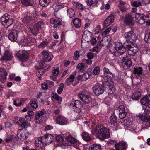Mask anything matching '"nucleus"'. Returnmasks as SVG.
Masks as SVG:
<instances>
[{
	"instance_id": "f257e3e1",
	"label": "nucleus",
	"mask_w": 150,
	"mask_h": 150,
	"mask_svg": "<svg viewBox=\"0 0 150 150\" xmlns=\"http://www.w3.org/2000/svg\"><path fill=\"white\" fill-rule=\"evenodd\" d=\"M104 75L103 78L105 81L103 82V85L107 88H109L108 92L110 94L113 93L115 88L112 79L114 77V74L109 71L108 69L104 68L103 69Z\"/></svg>"
},
{
	"instance_id": "f03ea898",
	"label": "nucleus",
	"mask_w": 150,
	"mask_h": 150,
	"mask_svg": "<svg viewBox=\"0 0 150 150\" xmlns=\"http://www.w3.org/2000/svg\"><path fill=\"white\" fill-rule=\"evenodd\" d=\"M91 131L93 134L101 140L108 138L110 137L108 130L101 125L96 126L95 128Z\"/></svg>"
},
{
	"instance_id": "7ed1b4c3",
	"label": "nucleus",
	"mask_w": 150,
	"mask_h": 150,
	"mask_svg": "<svg viewBox=\"0 0 150 150\" xmlns=\"http://www.w3.org/2000/svg\"><path fill=\"white\" fill-rule=\"evenodd\" d=\"M54 139V137L52 135L47 134L44 137H40L35 141L36 146L42 148L44 146L48 145L52 143Z\"/></svg>"
},
{
	"instance_id": "20e7f679",
	"label": "nucleus",
	"mask_w": 150,
	"mask_h": 150,
	"mask_svg": "<svg viewBox=\"0 0 150 150\" xmlns=\"http://www.w3.org/2000/svg\"><path fill=\"white\" fill-rule=\"evenodd\" d=\"M2 24L5 28H7L13 23L11 16L7 14L3 15L0 18Z\"/></svg>"
},
{
	"instance_id": "39448f33",
	"label": "nucleus",
	"mask_w": 150,
	"mask_h": 150,
	"mask_svg": "<svg viewBox=\"0 0 150 150\" xmlns=\"http://www.w3.org/2000/svg\"><path fill=\"white\" fill-rule=\"evenodd\" d=\"M69 106L76 112L79 113L83 107V104L80 101L73 100L69 104Z\"/></svg>"
},
{
	"instance_id": "423d86ee",
	"label": "nucleus",
	"mask_w": 150,
	"mask_h": 150,
	"mask_svg": "<svg viewBox=\"0 0 150 150\" xmlns=\"http://www.w3.org/2000/svg\"><path fill=\"white\" fill-rule=\"evenodd\" d=\"M108 123L110 127L113 130H117L118 125L117 122V117L114 115H112L110 117Z\"/></svg>"
},
{
	"instance_id": "0eeeda50",
	"label": "nucleus",
	"mask_w": 150,
	"mask_h": 150,
	"mask_svg": "<svg viewBox=\"0 0 150 150\" xmlns=\"http://www.w3.org/2000/svg\"><path fill=\"white\" fill-rule=\"evenodd\" d=\"M17 55L18 59L22 62H26L28 58V53L25 50L20 51L17 53Z\"/></svg>"
},
{
	"instance_id": "6e6552de",
	"label": "nucleus",
	"mask_w": 150,
	"mask_h": 150,
	"mask_svg": "<svg viewBox=\"0 0 150 150\" xmlns=\"http://www.w3.org/2000/svg\"><path fill=\"white\" fill-rule=\"evenodd\" d=\"M104 85L98 83H96L93 87V89L94 93L96 95L99 96L103 93L104 91L103 87Z\"/></svg>"
},
{
	"instance_id": "1a4fd4ad",
	"label": "nucleus",
	"mask_w": 150,
	"mask_h": 150,
	"mask_svg": "<svg viewBox=\"0 0 150 150\" xmlns=\"http://www.w3.org/2000/svg\"><path fill=\"white\" fill-rule=\"evenodd\" d=\"M125 37L127 42H133L137 39L135 34L132 31L125 33Z\"/></svg>"
},
{
	"instance_id": "9d476101",
	"label": "nucleus",
	"mask_w": 150,
	"mask_h": 150,
	"mask_svg": "<svg viewBox=\"0 0 150 150\" xmlns=\"http://www.w3.org/2000/svg\"><path fill=\"white\" fill-rule=\"evenodd\" d=\"M78 96L81 100L86 103H88L91 101V98L90 95L85 94L82 92H79Z\"/></svg>"
},
{
	"instance_id": "9b49d317",
	"label": "nucleus",
	"mask_w": 150,
	"mask_h": 150,
	"mask_svg": "<svg viewBox=\"0 0 150 150\" xmlns=\"http://www.w3.org/2000/svg\"><path fill=\"white\" fill-rule=\"evenodd\" d=\"M114 47L117 53L120 55L123 54L126 50L122 43L118 42L115 43Z\"/></svg>"
},
{
	"instance_id": "f8f14e48",
	"label": "nucleus",
	"mask_w": 150,
	"mask_h": 150,
	"mask_svg": "<svg viewBox=\"0 0 150 150\" xmlns=\"http://www.w3.org/2000/svg\"><path fill=\"white\" fill-rule=\"evenodd\" d=\"M126 48L128 54L130 56H134L139 51L137 48L135 47H132L129 44L127 45Z\"/></svg>"
},
{
	"instance_id": "ddd939ff",
	"label": "nucleus",
	"mask_w": 150,
	"mask_h": 150,
	"mask_svg": "<svg viewBox=\"0 0 150 150\" xmlns=\"http://www.w3.org/2000/svg\"><path fill=\"white\" fill-rule=\"evenodd\" d=\"M124 105H120L117 107V110L119 112V117L120 119L125 118L127 115V108Z\"/></svg>"
},
{
	"instance_id": "4468645a",
	"label": "nucleus",
	"mask_w": 150,
	"mask_h": 150,
	"mask_svg": "<svg viewBox=\"0 0 150 150\" xmlns=\"http://www.w3.org/2000/svg\"><path fill=\"white\" fill-rule=\"evenodd\" d=\"M122 65L123 67L125 69H129L132 65L131 60L127 57L123 58L122 60Z\"/></svg>"
},
{
	"instance_id": "2eb2a0df",
	"label": "nucleus",
	"mask_w": 150,
	"mask_h": 150,
	"mask_svg": "<svg viewBox=\"0 0 150 150\" xmlns=\"http://www.w3.org/2000/svg\"><path fill=\"white\" fill-rule=\"evenodd\" d=\"M46 112L45 110L43 109L40 111H38L37 113L38 118L36 120V122L39 123L42 122L43 119L46 116Z\"/></svg>"
},
{
	"instance_id": "dca6fc26",
	"label": "nucleus",
	"mask_w": 150,
	"mask_h": 150,
	"mask_svg": "<svg viewBox=\"0 0 150 150\" xmlns=\"http://www.w3.org/2000/svg\"><path fill=\"white\" fill-rule=\"evenodd\" d=\"M134 17L132 15L128 14L126 15L124 17L123 16L120 17V19L127 24L129 25L132 23Z\"/></svg>"
},
{
	"instance_id": "f3484780",
	"label": "nucleus",
	"mask_w": 150,
	"mask_h": 150,
	"mask_svg": "<svg viewBox=\"0 0 150 150\" xmlns=\"http://www.w3.org/2000/svg\"><path fill=\"white\" fill-rule=\"evenodd\" d=\"M17 135L19 139L23 140L25 139L28 137V133L26 130L20 129L18 131Z\"/></svg>"
},
{
	"instance_id": "a211bd4d",
	"label": "nucleus",
	"mask_w": 150,
	"mask_h": 150,
	"mask_svg": "<svg viewBox=\"0 0 150 150\" xmlns=\"http://www.w3.org/2000/svg\"><path fill=\"white\" fill-rule=\"evenodd\" d=\"M16 123L20 127L26 128L30 126V124L25 120L24 118H20L19 119V121L16 122Z\"/></svg>"
},
{
	"instance_id": "6ab92c4d",
	"label": "nucleus",
	"mask_w": 150,
	"mask_h": 150,
	"mask_svg": "<svg viewBox=\"0 0 150 150\" xmlns=\"http://www.w3.org/2000/svg\"><path fill=\"white\" fill-rule=\"evenodd\" d=\"M36 42V40L35 39L30 40V38H24L22 39L20 42L19 45L21 46H30L31 43H34Z\"/></svg>"
},
{
	"instance_id": "aec40b11",
	"label": "nucleus",
	"mask_w": 150,
	"mask_h": 150,
	"mask_svg": "<svg viewBox=\"0 0 150 150\" xmlns=\"http://www.w3.org/2000/svg\"><path fill=\"white\" fill-rule=\"evenodd\" d=\"M59 68L57 67L56 68H53L52 71V74L50 76V79L55 81L57 79V77L59 73Z\"/></svg>"
},
{
	"instance_id": "412c9836",
	"label": "nucleus",
	"mask_w": 150,
	"mask_h": 150,
	"mask_svg": "<svg viewBox=\"0 0 150 150\" xmlns=\"http://www.w3.org/2000/svg\"><path fill=\"white\" fill-rule=\"evenodd\" d=\"M115 147L116 150H126L127 147V144L125 142L121 141L116 144Z\"/></svg>"
},
{
	"instance_id": "4be33fe9",
	"label": "nucleus",
	"mask_w": 150,
	"mask_h": 150,
	"mask_svg": "<svg viewBox=\"0 0 150 150\" xmlns=\"http://www.w3.org/2000/svg\"><path fill=\"white\" fill-rule=\"evenodd\" d=\"M42 54V58L45 61H50L53 57L51 54L46 51H43Z\"/></svg>"
},
{
	"instance_id": "5701e85b",
	"label": "nucleus",
	"mask_w": 150,
	"mask_h": 150,
	"mask_svg": "<svg viewBox=\"0 0 150 150\" xmlns=\"http://www.w3.org/2000/svg\"><path fill=\"white\" fill-rule=\"evenodd\" d=\"M56 121L57 124L61 125H66L68 122L67 119L62 116L57 117Z\"/></svg>"
},
{
	"instance_id": "b1692460",
	"label": "nucleus",
	"mask_w": 150,
	"mask_h": 150,
	"mask_svg": "<svg viewBox=\"0 0 150 150\" xmlns=\"http://www.w3.org/2000/svg\"><path fill=\"white\" fill-rule=\"evenodd\" d=\"M12 57V53L9 50H7L5 51L4 55L1 59L6 61L9 60L11 59Z\"/></svg>"
},
{
	"instance_id": "393cba45",
	"label": "nucleus",
	"mask_w": 150,
	"mask_h": 150,
	"mask_svg": "<svg viewBox=\"0 0 150 150\" xmlns=\"http://www.w3.org/2000/svg\"><path fill=\"white\" fill-rule=\"evenodd\" d=\"M7 72L4 69H0V81L4 83L6 81Z\"/></svg>"
},
{
	"instance_id": "a878e982",
	"label": "nucleus",
	"mask_w": 150,
	"mask_h": 150,
	"mask_svg": "<svg viewBox=\"0 0 150 150\" xmlns=\"http://www.w3.org/2000/svg\"><path fill=\"white\" fill-rule=\"evenodd\" d=\"M111 38L110 36L104 37L100 42V45L102 46H107L110 42Z\"/></svg>"
},
{
	"instance_id": "bb28decb",
	"label": "nucleus",
	"mask_w": 150,
	"mask_h": 150,
	"mask_svg": "<svg viewBox=\"0 0 150 150\" xmlns=\"http://www.w3.org/2000/svg\"><path fill=\"white\" fill-rule=\"evenodd\" d=\"M66 139L69 142L74 144V145L79 146L80 143L77 140L71 136L69 135L66 137Z\"/></svg>"
},
{
	"instance_id": "cd10ccee",
	"label": "nucleus",
	"mask_w": 150,
	"mask_h": 150,
	"mask_svg": "<svg viewBox=\"0 0 150 150\" xmlns=\"http://www.w3.org/2000/svg\"><path fill=\"white\" fill-rule=\"evenodd\" d=\"M18 32L17 30H13L9 35V39L13 41H16L18 37Z\"/></svg>"
},
{
	"instance_id": "c85d7f7f",
	"label": "nucleus",
	"mask_w": 150,
	"mask_h": 150,
	"mask_svg": "<svg viewBox=\"0 0 150 150\" xmlns=\"http://www.w3.org/2000/svg\"><path fill=\"white\" fill-rule=\"evenodd\" d=\"M141 103L143 106H146L150 103V94L146 95L141 100Z\"/></svg>"
},
{
	"instance_id": "c756f323",
	"label": "nucleus",
	"mask_w": 150,
	"mask_h": 150,
	"mask_svg": "<svg viewBox=\"0 0 150 150\" xmlns=\"http://www.w3.org/2000/svg\"><path fill=\"white\" fill-rule=\"evenodd\" d=\"M114 21V17L112 15L109 16L104 22L103 25L107 27L109 26Z\"/></svg>"
},
{
	"instance_id": "7c9ffc66",
	"label": "nucleus",
	"mask_w": 150,
	"mask_h": 150,
	"mask_svg": "<svg viewBox=\"0 0 150 150\" xmlns=\"http://www.w3.org/2000/svg\"><path fill=\"white\" fill-rule=\"evenodd\" d=\"M90 75L89 73L86 72L82 75H79L77 77V79L79 81H86L89 78Z\"/></svg>"
},
{
	"instance_id": "2f4dec72",
	"label": "nucleus",
	"mask_w": 150,
	"mask_h": 150,
	"mask_svg": "<svg viewBox=\"0 0 150 150\" xmlns=\"http://www.w3.org/2000/svg\"><path fill=\"white\" fill-rule=\"evenodd\" d=\"M13 104L16 106H19L21 105L22 103H23L25 100L23 98H16L15 100L13 99Z\"/></svg>"
},
{
	"instance_id": "473e14b6",
	"label": "nucleus",
	"mask_w": 150,
	"mask_h": 150,
	"mask_svg": "<svg viewBox=\"0 0 150 150\" xmlns=\"http://www.w3.org/2000/svg\"><path fill=\"white\" fill-rule=\"evenodd\" d=\"M141 93V91L140 90H138L136 91L132 96V99L134 100H137L140 97Z\"/></svg>"
},
{
	"instance_id": "72a5a7b5",
	"label": "nucleus",
	"mask_w": 150,
	"mask_h": 150,
	"mask_svg": "<svg viewBox=\"0 0 150 150\" xmlns=\"http://www.w3.org/2000/svg\"><path fill=\"white\" fill-rule=\"evenodd\" d=\"M133 72L136 75L139 76L141 74L142 72L143 69L140 67H134V68Z\"/></svg>"
},
{
	"instance_id": "f704fd0d",
	"label": "nucleus",
	"mask_w": 150,
	"mask_h": 150,
	"mask_svg": "<svg viewBox=\"0 0 150 150\" xmlns=\"http://www.w3.org/2000/svg\"><path fill=\"white\" fill-rule=\"evenodd\" d=\"M64 7V5L63 4H54L52 5V7L55 12L58 11Z\"/></svg>"
},
{
	"instance_id": "c9c22d12",
	"label": "nucleus",
	"mask_w": 150,
	"mask_h": 150,
	"mask_svg": "<svg viewBox=\"0 0 150 150\" xmlns=\"http://www.w3.org/2000/svg\"><path fill=\"white\" fill-rule=\"evenodd\" d=\"M74 78V75L73 74L71 75L66 80L65 83L67 86L71 85L73 82Z\"/></svg>"
},
{
	"instance_id": "e433bc0d",
	"label": "nucleus",
	"mask_w": 150,
	"mask_h": 150,
	"mask_svg": "<svg viewBox=\"0 0 150 150\" xmlns=\"http://www.w3.org/2000/svg\"><path fill=\"white\" fill-rule=\"evenodd\" d=\"M50 22L51 23L54 24L53 28H57L58 26L61 24V23L59 20H56L53 18L51 19L50 20Z\"/></svg>"
},
{
	"instance_id": "4c0bfd02",
	"label": "nucleus",
	"mask_w": 150,
	"mask_h": 150,
	"mask_svg": "<svg viewBox=\"0 0 150 150\" xmlns=\"http://www.w3.org/2000/svg\"><path fill=\"white\" fill-rule=\"evenodd\" d=\"M73 24L75 27L79 28L81 25V22L80 19L76 18L73 20Z\"/></svg>"
},
{
	"instance_id": "58836bf2",
	"label": "nucleus",
	"mask_w": 150,
	"mask_h": 150,
	"mask_svg": "<svg viewBox=\"0 0 150 150\" xmlns=\"http://www.w3.org/2000/svg\"><path fill=\"white\" fill-rule=\"evenodd\" d=\"M144 40L145 42L150 43V30L145 32Z\"/></svg>"
},
{
	"instance_id": "ea45409f",
	"label": "nucleus",
	"mask_w": 150,
	"mask_h": 150,
	"mask_svg": "<svg viewBox=\"0 0 150 150\" xmlns=\"http://www.w3.org/2000/svg\"><path fill=\"white\" fill-rule=\"evenodd\" d=\"M21 2L23 4L26 6H31L34 4V0H21Z\"/></svg>"
},
{
	"instance_id": "a19ab883",
	"label": "nucleus",
	"mask_w": 150,
	"mask_h": 150,
	"mask_svg": "<svg viewBox=\"0 0 150 150\" xmlns=\"http://www.w3.org/2000/svg\"><path fill=\"white\" fill-rule=\"evenodd\" d=\"M101 149L100 144H96L91 145L89 147V150H100Z\"/></svg>"
},
{
	"instance_id": "79ce46f5",
	"label": "nucleus",
	"mask_w": 150,
	"mask_h": 150,
	"mask_svg": "<svg viewBox=\"0 0 150 150\" xmlns=\"http://www.w3.org/2000/svg\"><path fill=\"white\" fill-rule=\"evenodd\" d=\"M52 96L57 101L59 104L61 103L62 100V97H59L56 93H53Z\"/></svg>"
},
{
	"instance_id": "37998d69",
	"label": "nucleus",
	"mask_w": 150,
	"mask_h": 150,
	"mask_svg": "<svg viewBox=\"0 0 150 150\" xmlns=\"http://www.w3.org/2000/svg\"><path fill=\"white\" fill-rule=\"evenodd\" d=\"M81 135L83 139L86 141H89L91 139L90 136L87 133L83 132L82 133Z\"/></svg>"
},
{
	"instance_id": "c03bdc74",
	"label": "nucleus",
	"mask_w": 150,
	"mask_h": 150,
	"mask_svg": "<svg viewBox=\"0 0 150 150\" xmlns=\"http://www.w3.org/2000/svg\"><path fill=\"white\" fill-rule=\"evenodd\" d=\"M33 18L32 17H30V16L27 15L26 17H24L23 19V22L25 24L29 25V23L30 22Z\"/></svg>"
},
{
	"instance_id": "a18cd8bd",
	"label": "nucleus",
	"mask_w": 150,
	"mask_h": 150,
	"mask_svg": "<svg viewBox=\"0 0 150 150\" xmlns=\"http://www.w3.org/2000/svg\"><path fill=\"white\" fill-rule=\"evenodd\" d=\"M15 138V136L14 135H9L6 134V139L5 140L7 142H8L10 141H12Z\"/></svg>"
},
{
	"instance_id": "49530a36",
	"label": "nucleus",
	"mask_w": 150,
	"mask_h": 150,
	"mask_svg": "<svg viewBox=\"0 0 150 150\" xmlns=\"http://www.w3.org/2000/svg\"><path fill=\"white\" fill-rule=\"evenodd\" d=\"M32 108L33 109H36L38 106V104L35 100H31L30 103Z\"/></svg>"
},
{
	"instance_id": "de8ad7c7",
	"label": "nucleus",
	"mask_w": 150,
	"mask_h": 150,
	"mask_svg": "<svg viewBox=\"0 0 150 150\" xmlns=\"http://www.w3.org/2000/svg\"><path fill=\"white\" fill-rule=\"evenodd\" d=\"M40 4L42 7L47 6L49 3L50 0H39Z\"/></svg>"
},
{
	"instance_id": "09e8293b",
	"label": "nucleus",
	"mask_w": 150,
	"mask_h": 150,
	"mask_svg": "<svg viewBox=\"0 0 150 150\" xmlns=\"http://www.w3.org/2000/svg\"><path fill=\"white\" fill-rule=\"evenodd\" d=\"M138 116L142 121L146 122V121L147 120L148 116L146 115V113L144 112V114H139L138 115Z\"/></svg>"
},
{
	"instance_id": "8fccbe9b",
	"label": "nucleus",
	"mask_w": 150,
	"mask_h": 150,
	"mask_svg": "<svg viewBox=\"0 0 150 150\" xmlns=\"http://www.w3.org/2000/svg\"><path fill=\"white\" fill-rule=\"evenodd\" d=\"M67 15L70 18H72L75 14L74 11L72 8H69L67 10Z\"/></svg>"
},
{
	"instance_id": "3c124183",
	"label": "nucleus",
	"mask_w": 150,
	"mask_h": 150,
	"mask_svg": "<svg viewBox=\"0 0 150 150\" xmlns=\"http://www.w3.org/2000/svg\"><path fill=\"white\" fill-rule=\"evenodd\" d=\"M73 5L78 8L81 10H83L85 8V7L82 4L77 2H74Z\"/></svg>"
},
{
	"instance_id": "603ef678",
	"label": "nucleus",
	"mask_w": 150,
	"mask_h": 150,
	"mask_svg": "<svg viewBox=\"0 0 150 150\" xmlns=\"http://www.w3.org/2000/svg\"><path fill=\"white\" fill-rule=\"evenodd\" d=\"M143 108L144 110V113L147 114L150 113V103L148 104L146 106H144Z\"/></svg>"
},
{
	"instance_id": "864d4df0",
	"label": "nucleus",
	"mask_w": 150,
	"mask_h": 150,
	"mask_svg": "<svg viewBox=\"0 0 150 150\" xmlns=\"http://www.w3.org/2000/svg\"><path fill=\"white\" fill-rule=\"evenodd\" d=\"M16 93L15 92H13L11 90H9L7 94V96L8 98L13 97L16 96Z\"/></svg>"
},
{
	"instance_id": "5fc2aeb1",
	"label": "nucleus",
	"mask_w": 150,
	"mask_h": 150,
	"mask_svg": "<svg viewBox=\"0 0 150 150\" xmlns=\"http://www.w3.org/2000/svg\"><path fill=\"white\" fill-rule=\"evenodd\" d=\"M64 87V85L63 83H61L57 89V92L58 94H60L62 93L63 88Z\"/></svg>"
},
{
	"instance_id": "6e6d98bb",
	"label": "nucleus",
	"mask_w": 150,
	"mask_h": 150,
	"mask_svg": "<svg viewBox=\"0 0 150 150\" xmlns=\"http://www.w3.org/2000/svg\"><path fill=\"white\" fill-rule=\"evenodd\" d=\"M31 33L33 35L36 36L38 33V30L35 26H34L31 30Z\"/></svg>"
},
{
	"instance_id": "4d7b16f0",
	"label": "nucleus",
	"mask_w": 150,
	"mask_h": 150,
	"mask_svg": "<svg viewBox=\"0 0 150 150\" xmlns=\"http://www.w3.org/2000/svg\"><path fill=\"white\" fill-rule=\"evenodd\" d=\"M100 69L98 67H96L93 70V73L95 75H97L100 71Z\"/></svg>"
},
{
	"instance_id": "13d9d810",
	"label": "nucleus",
	"mask_w": 150,
	"mask_h": 150,
	"mask_svg": "<svg viewBox=\"0 0 150 150\" xmlns=\"http://www.w3.org/2000/svg\"><path fill=\"white\" fill-rule=\"evenodd\" d=\"M111 30V28H108L106 29L104 31H103L102 34L103 36H106V35Z\"/></svg>"
},
{
	"instance_id": "bf43d9fd",
	"label": "nucleus",
	"mask_w": 150,
	"mask_h": 150,
	"mask_svg": "<svg viewBox=\"0 0 150 150\" xmlns=\"http://www.w3.org/2000/svg\"><path fill=\"white\" fill-rule=\"evenodd\" d=\"M146 122H148L149 124V126H147L145 127H143V126L142 127L141 130H143L144 129H147L148 128L150 127V116H148L147 118V120Z\"/></svg>"
},
{
	"instance_id": "052dcab7",
	"label": "nucleus",
	"mask_w": 150,
	"mask_h": 150,
	"mask_svg": "<svg viewBox=\"0 0 150 150\" xmlns=\"http://www.w3.org/2000/svg\"><path fill=\"white\" fill-rule=\"evenodd\" d=\"M84 68V66L82 63H79L76 67V68L80 71H82Z\"/></svg>"
},
{
	"instance_id": "680f3d73",
	"label": "nucleus",
	"mask_w": 150,
	"mask_h": 150,
	"mask_svg": "<svg viewBox=\"0 0 150 150\" xmlns=\"http://www.w3.org/2000/svg\"><path fill=\"white\" fill-rule=\"evenodd\" d=\"M79 51L78 50L76 51L74 54L73 56L74 59L76 60H77L79 57Z\"/></svg>"
},
{
	"instance_id": "e2e57ef3",
	"label": "nucleus",
	"mask_w": 150,
	"mask_h": 150,
	"mask_svg": "<svg viewBox=\"0 0 150 150\" xmlns=\"http://www.w3.org/2000/svg\"><path fill=\"white\" fill-rule=\"evenodd\" d=\"M131 4L133 6L136 7H138L139 6L142 5L141 3V2H137L136 1L132 2Z\"/></svg>"
},
{
	"instance_id": "0e129e2a",
	"label": "nucleus",
	"mask_w": 150,
	"mask_h": 150,
	"mask_svg": "<svg viewBox=\"0 0 150 150\" xmlns=\"http://www.w3.org/2000/svg\"><path fill=\"white\" fill-rule=\"evenodd\" d=\"M144 16L143 14H140L139 13H137L135 14V18L137 20H138Z\"/></svg>"
},
{
	"instance_id": "69168bd1",
	"label": "nucleus",
	"mask_w": 150,
	"mask_h": 150,
	"mask_svg": "<svg viewBox=\"0 0 150 150\" xmlns=\"http://www.w3.org/2000/svg\"><path fill=\"white\" fill-rule=\"evenodd\" d=\"M48 43L46 41H43L41 42L39 45L38 47L40 48H43L45 47L47 44Z\"/></svg>"
},
{
	"instance_id": "338daca9",
	"label": "nucleus",
	"mask_w": 150,
	"mask_h": 150,
	"mask_svg": "<svg viewBox=\"0 0 150 150\" xmlns=\"http://www.w3.org/2000/svg\"><path fill=\"white\" fill-rule=\"evenodd\" d=\"M43 23L42 22H39L37 23L34 26H35L37 28H38V30L39 29H40L41 28V27L43 25Z\"/></svg>"
},
{
	"instance_id": "774afa93",
	"label": "nucleus",
	"mask_w": 150,
	"mask_h": 150,
	"mask_svg": "<svg viewBox=\"0 0 150 150\" xmlns=\"http://www.w3.org/2000/svg\"><path fill=\"white\" fill-rule=\"evenodd\" d=\"M56 139L57 141L59 142L63 141V138L62 136L60 135L57 136L56 137Z\"/></svg>"
}]
</instances>
